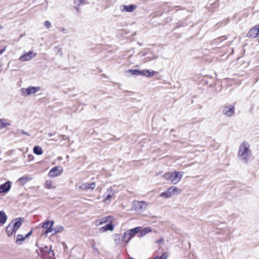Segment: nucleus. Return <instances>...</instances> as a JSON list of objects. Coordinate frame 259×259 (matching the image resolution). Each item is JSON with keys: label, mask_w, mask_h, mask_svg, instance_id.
I'll return each mask as SVG.
<instances>
[{"label": "nucleus", "mask_w": 259, "mask_h": 259, "mask_svg": "<svg viewBox=\"0 0 259 259\" xmlns=\"http://www.w3.org/2000/svg\"><path fill=\"white\" fill-rule=\"evenodd\" d=\"M247 36L250 38H255L259 36V24L250 29L248 32Z\"/></svg>", "instance_id": "obj_10"}, {"label": "nucleus", "mask_w": 259, "mask_h": 259, "mask_svg": "<svg viewBox=\"0 0 259 259\" xmlns=\"http://www.w3.org/2000/svg\"><path fill=\"white\" fill-rule=\"evenodd\" d=\"M26 238L25 236L24 237L22 235H17L16 240V244L18 245H21Z\"/></svg>", "instance_id": "obj_24"}, {"label": "nucleus", "mask_w": 259, "mask_h": 259, "mask_svg": "<svg viewBox=\"0 0 259 259\" xmlns=\"http://www.w3.org/2000/svg\"><path fill=\"white\" fill-rule=\"evenodd\" d=\"M168 257V254L166 253H163L162 255L159 257L160 259H166Z\"/></svg>", "instance_id": "obj_38"}, {"label": "nucleus", "mask_w": 259, "mask_h": 259, "mask_svg": "<svg viewBox=\"0 0 259 259\" xmlns=\"http://www.w3.org/2000/svg\"><path fill=\"white\" fill-rule=\"evenodd\" d=\"M32 51H30L28 53L22 55L19 58V60L22 62L29 61L35 56V54L33 55H32Z\"/></svg>", "instance_id": "obj_12"}, {"label": "nucleus", "mask_w": 259, "mask_h": 259, "mask_svg": "<svg viewBox=\"0 0 259 259\" xmlns=\"http://www.w3.org/2000/svg\"><path fill=\"white\" fill-rule=\"evenodd\" d=\"M23 222V219L19 218L15 219L11 221V224H13L12 226L16 230V231L20 227Z\"/></svg>", "instance_id": "obj_15"}, {"label": "nucleus", "mask_w": 259, "mask_h": 259, "mask_svg": "<svg viewBox=\"0 0 259 259\" xmlns=\"http://www.w3.org/2000/svg\"><path fill=\"white\" fill-rule=\"evenodd\" d=\"M33 151L36 155H41L43 153L42 148L39 146H35L33 149Z\"/></svg>", "instance_id": "obj_25"}, {"label": "nucleus", "mask_w": 259, "mask_h": 259, "mask_svg": "<svg viewBox=\"0 0 259 259\" xmlns=\"http://www.w3.org/2000/svg\"><path fill=\"white\" fill-rule=\"evenodd\" d=\"M153 259H160V258L158 256H157V257H155V258H154Z\"/></svg>", "instance_id": "obj_49"}, {"label": "nucleus", "mask_w": 259, "mask_h": 259, "mask_svg": "<svg viewBox=\"0 0 259 259\" xmlns=\"http://www.w3.org/2000/svg\"><path fill=\"white\" fill-rule=\"evenodd\" d=\"M146 76L151 77L154 75L155 72L152 70L146 69Z\"/></svg>", "instance_id": "obj_33"}, {"label": "nucleus", "mask_w": 259, "mask_h": 259, "mask_svg": "<svg viewBox=\"0 0 259 259\" xmlns=\"http://www.w3.org/2000/svg\"><path fill=\"white\" fill-rule=\"evenodd\" d=\"M40 251L41 252L42 256H43V257H45V254L46 253H48L49 254L52 253V256L54 255V253L52 251L51 246H46L41 248L40 249ZM44 258L46 259L45 258Z\"/></svg>", "instance_id": "obj_17"}, {"label": "nucleus", "mask_w": 259, "mask_h": 259, "mask_svg": "<svg viewBox=\"0 0 259 259\" xmlns=\"http://www.w3.org/2000/svg\"><path fill=\"white\" fill-rule=\"evenodd\" d=\"M157 58V56L153 55L152 54H150L149 56L146 57L145 58L144 62H148V61H151L152 60H154L155 59H156Z\"/></svg>", "instance_id": "obj_32"}, {"label": "nucleus", "mask_w": 259, "mask_h": 259, "mask_svg": "<svg viewBox=\"0 0 259 259\" xmlns=\"http://www.w3.org/2000/svg\"><path fill=\"white\" fill-rule=\"evenodd\" d=\"M124 93H129V92L128 91H124Z\"/></svg>", "instance_id": "obj_51"}, {"label": "nucleus", "mask_w": 259, "mask_h": 259, "mask_svg": "<svg viewBox=\"0 0 259 259\" xmlns=\"http://www.w3.org/2000/svg\"><path fill=\"white\" fill-rule=\"evenodd\" d=\"M51 22L49 21H45L44 22V26L46 27L47 28H49L51 26Z\"/></svg>", "instance_id": "obj_36"}, {"label": "nucleus", "mask_w": 259, "mask_h": 259, "mask_svg": "<svg viewBox=\"0 0 259 259\" xmlns=\"http://www.w3.org/2000/svg\"><path fill=\"white\" fill-rule=\"evenodd\" d=\"M22 133H23V134H26V135H27L25 132H22Z\"/></svg>", "instance_id": "obj_52"}, {"label": "nucleus", "mask_w": 259, "mask_h": 259, "mask_svg": "<svg viewBox=\"0 0 259 259\" xmlns=\"http://www.w3.org/2000/svg\"><path fill=\"white\" fill-rule=\"evenodd\" d=\"M59 139L61 140L68 139V137L65 136H60Z\"/></svg>", "instance_id": "obj_40"}, {"label": "nucleus", "mask_w": 259, "mask_h": 259, "mask_svg": "<svg viewBox=\"0 0 259 259\" xmlns=\"http://www.w3.org/2000/svg\"><path fill=\"white\" fill-rule=\"evenodd\" d=\"M54 221L50 220H46L42 224L41 228L46 229L45 231L43 233L44 235H47L48 233H52L53 232V228H52L54 225Z\"/></svg>", "instance_id": "obj_5"}, {"label": "nucleus", "mask_w": 259, "mask_h": 259, "mask_svg": "<svg viewBox=\"0 0 259 259\" xmlns=\"http://www.w3.org/2000/svg\"><path fill=\"white\" fill-rule=\"evenodd\" d=\"M137 8V6L134 4H131L129 5H123L121 6L120 10L122 11H125L127 12H133L136 8Z\"/></svg>", "instance_id": "obj_14"}, {"label": "nucleus", "mask_w": 259, "mask_h": 259, "mask_svg": "<svg viewBox=\"0 0 259 259\" xmlns=\"http://www.w3.org/2000/svg\"><path fill=\"white\" fill-rule=\"evenodd\" d=\"M93 248H94V249L95 250H96V251H98V249H97V248H96V247H95L94 246H93Z\"/></svg>", "instance_id": "obj_48"}, {"label": "nucleus", "mask_w": 259, "mask_h": 259, "mask_svg": "<svg viewBox=\"0 0 259 259\" xmlns=\"http://www.w3.org/2000/svg\"><path fill=\"white\" fill-rule=\"evenodd\" d=\"M61 31L64 34H66L67 33L66 29L64 27L61 28Z\"/></svg>", "instance_id": "obj_42"}, {"label": "nucleus", "mask_w": 259, "mask_h": 259, "mask_svg": "<svg viewBox=\"0 0 259 259\" xmlns=\"http://www.w3.org/2000/svg\"><path fill=\"white\" fill-rule=\"evenodd\" d=\"M53 234H55L58 233L62 232L64 230V228L62 226H56L55 228H53Z\"/></svg>", "instance_id": "obj_27"}, {"label": "nucleus", "mask_w": 259, "mask_h": 259, "mask_svg": "<svg viewBox=\"0 0 259 259\" xmlns=\"http://www.w3.org/2000/svg\"><path fill=\"white\" fill-rule=\"evenodd\" d=\"M138 69H128L125 71V74L127 76H133V75L138 76Z\"/></svg>", "instance_id": "obj_21"}, {"label": "nucleus", "mask_w": 259, "mask_h": 259, "mask_svg": "<svg viewBox=\"0 0 259 259\" xmlns=\"http://www.w3.org/2000/svg\"><path fill=\"white\" fill-rule=\"evenodd\" d=\"M235 107L232 105H227L224 106L223 108L222 113H234Z\"/></svg>", "instance_id": "obj_16"}, {"label": "nucleus", "mask_w": 259, "mask_h": 259, "mask_svg": "<svg viewBox=\"0 0 259 259\" xmlns=\"http://www.w3.org/2000/svg\"><path fill=\"white\" fill-rule=\"evenodd\" d=\"M11 182H6L5 184L0 185V194L7 193L10 190Z\"/></svg>", "instance_id": "obj_13"}, {"label": "nucleus", "mask_w": 259, "mask_h": 259, "mask_svg": "<svg viewBox=\"0 0 259 259\" xmlns=\"http://www.w3.org/2000/svg\"><path fill=\"white\" fill-rule=\"evenodd\" d=\"M120 240V238L119 235H117L115 236V242L116 243V244H119V242Z\"/></svg>", "instance_id": "obj_37"}, {"label": "nucleus", "mask_w": 259, "mask_h": 259, "mask_svg": "<svg viewBox=\"0 0 259 259\" xmlns=\"http://www.w3.org/2000/svg\"><path fill=\"white\" fill-rule=\"evenodd\" d=\"M128 236H127V237H126V238H124V234H123V236H122V239H123V240L125 242V243H128L131 240H128Z\"/></svg>", "instance_id": "obj_39"}, {"label": "nucleus", "mask_w": 259, "mask_h": 259, "mask_svg": "<svg viewBox=\"0 0 259 259\" xmlns=\"http://www.w3.org/2000/svg\"><path fill=\"white\" fill-rule=\"evenodd\" d=\"M146 69H143V70H139L138 69V75H142V76H146Z\"/></svg>", "instance_id": "obj_34"}, {"label": "nucleus", "mask_w": 259, "mask_h": 259, "mask_svg": "<svg viewBox=\"0 0 259 259\" xmlns=\"http://www.w3.org/2000/svg\"><path fill=\"white\" fill-rule=\"evenodd\" d=\"M56 49H58V53L60 54V55L62 56L63 53L61 51V49H60L58 47H56Z\"/></svg>", "instance_id": "obj_41"}, {"label": "nucleus", "mask_w": 259, "mask_h": 259, "mask_svg": "<svg viewBox=\"0 0 259 259\" xmlns=\"http://www.w3.org/2000/svg\"><path fill=\"white\" fill-rule=\"evenodd\" d=\"M5 51V49H0V55L2 54Z\"/></svg>", "instance_id": "obj_46"}, {"label": "nucleus", "mask_w": 259, "mask_h": 259, "mask_svg": "<svg viewBox=\"0 0 259 259\" xmlns=\"http://www.w3.org/2000/svg\"><path fill=\"white\" fill-rule=\"evenodd\" d=\"M32 178L28 176H24L20 178L18 180V182L22 185H24L26 183L30 181Z\"/></svg>", "instance_id": "obj_22"}, {"label": "nucleus", "mask_w": 259, "mask_h": 259, "mask_svg": "<svg viewBox=\"0 0 259 259\" xmlns=\"http://www.w3.org/2000/svg\"><path fill=\"white\" fill-rule=\"evenodd\" d=\"M151 232V229L150 227H146L140 231V234L141 236H143Z\"/></svg>", "instance_id": "obj_28"}, {"label": "nucleus", "mask_w": 259, "mask_h": 259, "mask_svg": "<svg viewBox=\"0 0 259 259\" xmlns=\"http://www.w3.org/2000/svg\"><path fill=\"white\" fill-rule=\"evenodd\" d=\"M74 4L76 5L79 6L81 5L88 4L87 0H74Z\"/></svg>", "instance_id": "obj_30"}, {"label": "nucleus", "mask_w": 259, "mask_h": 259, "mask_svg": "<svg viewBox=\"0 0 259 259\" xmlns=\"http://www.w3.org/2000/svg\"><path fill=\"white\" fill-rule=\"evenodd\" d=\"M48 135L49 137H51L53 136V134L52 133H49L48 134Z\"/></svg>", "instance_id": "obj_47"}, {"label": "nucleus", "mask_w": 259, "mask_h": 259, "mask_svg": "<svg viewBox=\"0 0 259 259\" xmlns=\"http://www.w3.org/2000/svg\"><path fill=\"white\" fill-rule=\"evenodd\" d=\"M250 145L246 142H242L239 146L237 154L239 160L243 163L247 164L251 157Z\"/></svg>", "instance_id": "obj_1"}, {"label": "nucleus", "mask_w": 259, "mask_h": 259, "mask_svg": "<svg viewBox=\"0 0 259 259\" xmlns=\"http://www.w3.org/2000/svg\"><path fill=\"white\" fill-rule=\"evenodd\" d=\"M3 28V26L0 25V29H2Z\"/></svg>", "instance_id": "obj_50"}, {"label": "nucleus", "mask_w": 259, "mask_h": 259, "mask_svg": "<svg viewBox=\"0 0 259 259\" xmlns=\"http://www.w3.org/2000/svg\"><path fill=\"white\" fill-rule=\"evenodd\" d=\"M163 242V238H160V239L157 240L156 241V243H162Z\"/></svg>", "instance_id": "obj_43"}, {"label": "nucleus", "mask_w": 259, "mask_h": 259, "mask_svg": "<svg viewBox=\"0 0 259 259\" xmlns=\"http://www.w3.org/2000/svg\"><path fill=\"white\" fill-rule=\"evenodd\" d=\"M40 90V87H32L30 86L27 88L21 89V93L23 95L29 96L31 94H34Z\"/></svg>", "instance_id": "obj_6"}, {"label": "nucleus", "mask_w": 259, "mask_h": 259, "mask_svg": "<svg viewBox=\"0 0 259 259\" xmlns=\"http://www.w3.org/2000/svg\"><path fill=\"white\" fill-rule=\"evenodd\" d=\"M141 228L136 227L134 229L127 230L124 233V238L128 236V240H131L135 235L140 231Z\"/></svg>", "instance_id": "obj_9"}, {"label": "nucleus", "mask_w": 259, "mask_h": 259, "mask_svg": "<svg viewBox=\"0 0 259 259\" xmlns=\"http://www.w3.org/2000/svg\"><path fill=\"white\" fill-rule=\"evenodd\" d=\"M102 225L106 223H113L114 221V218L112 215H108L100 219Z\"/></svg>", "instance_id": "obj_19"}, {"label": "nucleus", "mask_w": 259, "mask_h": 259, "mask_svg": "<svg viewBox=\"0 0 259 259\" xmlns=\"http://www.w3.org/2000/svg\"><path fill=\"white\" fill-rule=\"evenodd\" d=\"M10 125V123L6 119H0V129H2L7 125Z\"/></svg>", "instance_id": "obj_26"}, {"label": "nucleus", "mask_w": 259, "mask_h": 259, "mask_svg": "<svg viewBox=\"0 0 259 259\" xmlns=\"http://www.w3.org/2000/svg\"><path fill=\"white\" fill-rule=\"evenodd\" d=\"M63 172V168L60 166H55L52 168L49 172V177L51 178L56 177L60 176Z\"/></svg>", "instance_id": "obj_7"}, {"label": "nucleus", "mask_w": 259, "mask_h": 259, "mask_svg": "<svg viewBox=\"0 0 259 259\" xmlns=\"http://www.w3.org/2000/svg\"><path fill=\"white\" fill-rule=\"evenodd\" d=\"M45 187L48 189L54 188L53 187V182L52 180H47L45 183Z\"/></svg>", "instance_id": "obj_31"}, {"label": "nucleus", "mask_w": 259, "mask_h": 259, "mask_svg": "<svg viewBox=\"0 0 259 259\" xmlns=\"http://www.w3.org/2000/svg\"><path fill=\"white\" fill-rule=\"evenodd\" d=\"M7 220V217L4 211H0V224H4Z\"/></svg>", "instance_id": "obj_23"}, {"label": "nucleus", "mask_w": 259, "mask_h": 259, "mask_svg": "<svg viewBox=\"0 0 259 259\" xmlns=\"http://www.w3.org/2000/svg\"><path fill=\"white\" fill-rule=\"evenodd\" d=\"M96 186V183L94 182L90 183H84L82 184L80 186H79V188L84 191H92L95 189Z\"/></svg>", "instance_id": "obj_11"}, {"label": "nucleus", "mask_w": 259, "mask_h": 259, "mask_svg": "<svg viewBox=\"0 0 259 259\" xmlns=\"http://www.w3.org/2000/svg\"><path fill=\"white\" fill-rule=\"evenodd\" d=\"M12 225L13 224L10 223L6 228V232L9 236H11L13 233L16 231V230L14 229Z\"/></svg>", "instance_id": "obj_20"}, {"label": "nucleus", "mask_w": 259, "mask_h": 259, "mask_svg": "<svg viewBox=\"0 0 259 259\" xmlns=\"http://www.w3.org/2000/svg\"><path fill=\"white\" fill-rule=\"evenodd\" d=\"M105 194L106 197L103 200V202L106 203H109L111 201V198L115 195V191L113 189L112 187H110L107 189Z\"/></svg>", "instance_id": "obj_8"}, {"label": "nucleus", "mask_w": 259, "mask_h": 259, "mask_svg": "<svg viewBox=\"0 0 259 259\" xmlns=\"http://www.w3.org/2000/svg\"><path fill=\"white\" fill-rule=\"evenodd\" d=\"M32 231H30L27 234H26L25 235V237L26 238H27L28 237H29V236L31 235V234H32Z\"/></svg>", "instance_id": "obj_44"}, {"label": "nucleus", "mask_w": 259, "mask_h": 259, "mask_svg": "<svg viewBox=\"0 0 259 259\" xmlns=\"http://www.w3.org/2000/svg\"><path fill=\"white\" fill-rule=\"evenodd\" d=\"M109 224L105 226L101 227L100 229V231L102 232H105L107 231H113L114 229V226L112 225V223H108Z\"/></svg>", "instance_id": "obj_18"}, {"label": "nucleus", "mask_w": 259, "mask_h": 259, "mask_svg": "<svg viewBox=\"0 0 259 259\" xmlns=\"http://www.w3.org/2000/svg\"><path fill=\"white\" fill-rule=\"evenodd\" d=\"M95 226L98 227L102 225L100 219L96 220L94 222Z\"/></svg>", "instance_id": "obj_35"}, {"label": "nucleus", "mask_w": 259, "mask_h": 259, "mask_svg": "<svg viewBox=\"0 0 259 259\" xmlns=\"http://www.w3.org/2000/svg\"><path fill=\"white\" fill-rule=\"evenodd\" d=\"M183 172L174 171L164 173L162 177L167 181L170 182L174 185L177 184L182 179L183 176Z\"/></svg>", "instance_id": "obj_2"}, {"label": "nucleus", "mask_w": 259, "mask_h": 259, "mask_svg": "<svg viewBox=\"0 0 259 259\" xmlns=\"http://www.w3.org/2000/svg\"><path fill=\"white\" fill-rule=\"evenodd\" d=\"M74 8L75 9V10H76V11H77L78 12L79 11V6H77V5H76L75 7H74Z\"/></svg>", "instance_id": "obj_45"}, {"label": "nucleus", "mask_w": 259, "mask_h": 259, "mask_svg": "<svg viewBox=\"0 0 259 259\" xmlns=\"http://www.w3.org/2000/svg\"><path fill=\"white\" fill-rule=\"evenodd\" d=\"M226 39V37L225 36H222L221 37H218L216 39H214L213 40V44H217L218 43L221 42L223 40Z\"/></svg>", "instance_id": "obj_29"}, {"label": "nucleus", "mask_w": 259, "mask_h": 259, "mask_svg": "<svg viewBox=\"0 0 259 259\" xmlns=\"http://www.w3.org/2000/svg\"><path fill=\"white\" fill-rule=\"evenodd\" d=\"M148 204L149 203L143 201H134L133 202V206L135 210L139 212H142L145 210Z\"/></svg>", "instance_id": "obj_4"}, {"label": "nucleus", "mask_w": 259, "mask_h": 259, "mask_svg": "<svg viewBox=\"0 0 259 259\" xmlns=\"http://www.w3.org/2000/svg\"><path fill=\"white\" fill-rule=\"evenodd\" d=\"M181 189L175 186H171L167 189L166 191L160 194L159 196L165 199L172 197L174 195H178L181 193Z\"/></svg>", "instance_id": "obj_3"}]
</instances>
